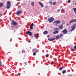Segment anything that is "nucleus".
<instances>
[{
  "label": "nucleus",
  "instance_id": "f257e3e1",
  "mask_svg": "<svg viewBox=\"0 0 76 76\" xmlns=\"http://www.w3.org/2000/svg\"><path fill=\"white\" fill-rule=\"evenodd\" d=\"M32 52L34 53H33V56H35L36 55V53H38L39 51H38V50L37 49H34L32 50Z\"/></svg>",
  "mask_w": 76,
  "mask_h": 76
},
{
  "label": "nucleus",
  "instance_id": "f03ea898",
  "mask_svg": "<svg viewBox=\"0 0 76 76\" xmlns=\"http://www.w3.org/2000/svg\"><path fill=\"white\" fill-rule=\"evenodd\" d=\"M54 18L53 17H52L49 18L48 19V20L49 23H51V22H53L54 21Z\"/></svg>",
  "mask_w": 76,
  "mask_h": 76
},
{
  "label": "nucleus",
  "instance_id": "7ed1b4c3",
  "mask_svg": "<svg viewBox=\"0 0 76 76\" xmlns=\"http://www.w3.org/2000/svg\"><path fill=\"white\" fill-rule=\"evenodd\" d=\"M11 3H10V1H8L7 2V6L6 7L7 8V9H10V7L11 5L10 4Z\"/></svg>",
  "mask_w": 76,
  "mask_h": 76
},
{
  "label": "nucleus",
  "instance_id": "20e7f679",
  "mask_svg": "<svg viewBox=\"0 0 76 76\" xmlns=\"http://www.w3.org/2000/svg\"><path fill=\"white\" fill-rule=\"evenodd\" d=\"M12 24L14 26H16V25H18V22L14 21V20H13L12 22Z\"/></svg>",
  "mask_w": 76,
  "mask_h": 76
},
{
  "label": "nucleus",
  "instance_id": "39448f33",
  "mask_svg": "<svg viewBox=\"0 0 76 76\" xmlns=\"http://www.w3.org/2000/svg\"><path fill=\"white\" fill-rule=\"evenodd\" d=\"M26 33L27 34H28L30 36H32V33L31 31H27Z\"/></svg>",
  "mask_w": 76,
  "mask_h": 76
},
{
  "label": "nucleus",
  "instance_id": "423d86ee",
  "mask_svg": "<svg viewBox=\"0 0 76 76\" xmlns=\"http://www.w3.org/2000/svg\"><path fill=\"white\" fill-rule=\"evenodd\" d=\"M70 23H74V22H76V19H72L70 21Z\"/></svg>",
  "mask_w": 76,
  "mask_h": 76
},
{
  "label": "nucleus",
  "instance_id": "0eeeda50",
  "mask_svg": "<svg viewBox=\"0 0 76 76\" xmlns=\"http://www.w3.org/2000/svg\"><path fill=\"white\" fill-rule=\"evenodd\" d=\"M62 32L64 34H66L67 33V29H65L62 31Z\"/></svg>",
  "mask_w": 76,
  "mask_h": 76
},
{
  "label": "nucleus",
  "instance_id": "6e6552de",
  "mask_svg": "<svg viewBox=\"0 0 76 76\" xmlns=\"http://www.w3.org/2000/svg\"><path fill=\"white\" fill-rule=\"evenodd\" d=\"M54 23H56V24H59V23H61V21L60 20H57L56 21H55Z\"/></svg>",
  "mask_w": 76,
  "mask_h": 76
},
{
  "label": "nucleus",
  "instance_id": "1a4fd4ad",
  "mask_svg": "<svg viewBox=\"0 0 76 76\" xmlns=\"http://www.w3.org/2000/svg\"><path fill=\"white\" fill-rule=\"evenodd\" d=\"M39 4L40 6H41V7H44V5L42 3V2H39Z\"/></svg>",
  "mask_w": 76,
  "mask_h": 76
},
{
  "label": "nucleus",
  "instance_id": "9d476101",
  "mask_svg": "<svg viewBox=\"0 0 76 76\" xmlns=\"http://www.w3.org/2000/svg\"><path fill=\"white\" fill-rule=\"evenodd\" d=\"M33 26H34V23H32L30 25V29H33Z\"/></svg>",
  "mask_w": 76,
  "mask_h": 76
},
{
  "label": "nucleus",
  "instance_id": "9b49d317",
  "mask_svg": "<svg viewBox=\"0 0 76 76\" xmlns=\"http://www.w3.org/2000/svg\"><path fill=\"white\" fill-rule=\"evenodd\" d=\"M48 41H54V40H55V38H53L52 39L49 38L48 39Z\"/></svg>",
  "mask_w": 76,
  "mask_h": 76
},
{
  "label": "nucleus",
  "instance_id": "f8f14e48",
  "mask_svg": "<svg viewBox=\"0 0 76 76\" xmlns=\"http://www.w3.org/2000/svg\"><path fill=\"white\" fill-rule=\"evenodd\" d=\"M71 28H72V29L71 30V31H74V30L75 29V28H75V27H74L73 26L71 27Z\"/></svg>",
  "mask_w": 76,
  "mask_h": 76
},
{
  "label": "nucleus",
  "instance_id": "ddd939ff",
  "mask_svg": "<svg viewBox=\"0 0 76 76\" xmlns=\"http://www.w3.org/2000/svg\"><path fill=\"white\" fill-rule=\"evenodd\" d=\"M59 28L60 29H62L63 28V26L62 25H61L59 26Z\"/></svg>",
  "mask_w": 76,
  "mask_h": 76
},
{
  "label": "nucleus",
  "instance_id": "4468645a",
  "mask_svg": "<svg viewBox=\"0 0 76 76\" xmlns=\"http://www.w3.org/2000/svg\"><path fill=\"white\" fill-rule=\"evenodd\" d=\"M20 13H21V11L19 10L18 12H17L16 14L17 15H19Z\"/></svg>",
  "mask_w": 76,
  "mask_h": 76
},
{
  "label": "nucleus",
  "instance_id": "2eb2a0df",
  "mask_svg": "<svg viewBox=\"0 0 76 76\" xmlns=\"http://www.w3.org/2000/svg\"><path fill=\"white\" fill-rule=\"evenodd\" d=\"M35 37V38H38V37H39V35H38V34H34V35Z\"/></svg>",
  "mask_w": 76,
  "mask_h": 76
},
{
  "label": "nucleus",
  "instance_id": "dca6fc26",
  "mask_svg": "<svg viewBox=\"0 0 76 76\" xmlns=\"http://www.w3.org/2000/svg\"><path fill=\"white\" fill-rule=\"evenodd\" d=\"M48 34V31H45L43 32V34H44V35H46V34Z\"/></svg>",
  "mask_w": 76,
  "mask_h": 76
},
{
  "label": "nucleus",
  "instance_id": "f3484780",
  "mask_svg": "<svg viewBox=\"0 0 76 76\" xmlns=\"http://www.w3.org/2000/svg\"><path fill=\"white\" fill-rule=\"evenodd\" d=\"M58 31H55L53 32L54 34H58Z\"/></svg>",
  "mask_w": 76,
  "mask_h": 76
},
{
  "label": "nucleus",
  "instance_id": "a211bd4d",
  "mask_svg": "<svg viewBox=\"0 0 76 76\" xmlns=\"http://www.w3.org/2000/svg\"><path fill=\"white\" fill-rule=\"evenodd\" d=\"M60 38V37L58 35H57L56 36V37L55 38V39H58L59 38Z\"/></svg>",
  "mask_w": 76,
  "mask_h": 76
},
{
  "label": "nucleus",
  "instance_id": "6ab92c4d",
  "mask_svg": "<svg viewBox=\"0 0 76 76\" xmlns=\"http://www.w3.org/2000/svg\"><path fill=\"white\" fill-rule=\"evenodd\" d=\"M4 6V4L3 3H0V7H3Z\"/></svg>",
  "mask_w": 76,
  "mask_h": 76
},
{
  "label": "nucleus",
  "instance_id": "aec40b11",
  "mask_svg": "<svg viewBox=\"0 0 76 76\" xmlns=\"http://www.w3.org/2000/svg\"><path fill=\"white\" fill-rule=\"evenodd\" d=\"M65 73H66V70H64L62 71V73H63V74H64Z\"/></svg>",
  "mask_w": 76,
  "mask_h": 76
},
{
  "label": "nucleus",
  "instance_id": "412c9836",
  "mask_svg": "<svg viewBox=\"0 0 76 76\" xmlns=\"http://www.w3.org/2000/svg\"><path fill=\"white\" fill-rule=\"evenodd\" d=\"M63 34H60L59 38H62L63 37Z\"/></svg>",
  "mask_w": 76,
  "mask_h": 76
},
{
  "label": "nucleus",
  "instance_id": "4be33fe9",
  "mask_svg": "<svg viewBox=\"0 0 76 76\" xmlns=\"http://www.w3.org/2000/svg\"><path fill=\"white\" fill-rule=\"evenodd\" d=\"M72 26L74 27H75V28H76V23L74 24Z\"/></svg>",
  "mask_w": 76,
  "mask_h": 76
},
{
  "label": "nucleus",
  "instance_id": "5701e85b",
  "mask_svg": "<svg viewBox=\"0 0 76 76\" xmlns=\"http://www.w3.org/2000/svg\"><path fill=\"white\" fill-rule=\"evenodd\" d=\"M62 69H63V68L62 67H60L59 69V70H62Z\"/></svg>",
  "mask_w": 76,
  "mask_h": 76
},
{
  "label": "nucleus",
  "instance_id": "b1692460",
  "mask_svg": "<svg viewBox=\"0 0 76 76\" xmlns=\"http://www.w3.org/2000/svg\"><path fill=\"white\" fill-rule=\"evenodd\" d=\"M31 5L32 6H34V2H32L31 3Z\"/></svg>",
  "mask_w": 76,
  "mask_h": 76
},
{
  "label": "nucleus",
  "instance_id": "393cba45",
  "mask_svg": "<svg viewBox=\"0 0 76 76\" xmlns=\"http://www.w3.org/2000/svg\"><path fill=\"white\" fill-rule=\"evenodd\" d=\"M73 10L75 13H76V8H74Z\"/></svg>",
  "mask_w": 76,
  "mask_h": 76
},
{
  "label": "nucleus",
  "instance_id": "a878e982",
  "mask_svg": "<svg viewBox=\"0 0 76 76\" xmlns=\"http://www.w3.org/2000/svg\"><path fill=\"white\" fill-rule=\"evenodd\" d=\"M71 50L72 51H75V50L73 48H72Z\"/></svg>",
  "mask_w": 76,
  "mask_h": 76
},
{
  "label": "nucleus",
  "instance_id": "bb28decb",
  "mask_svg": "<svg viewBox=\"0 0 76 76\" xmlns=\"http://www.w3.org/2000/svg\"><path fill=\"white\" fill-rule=\"evenodd\" d=\"M49 3L50 4V5H52V2H51V1H49Z\"/></svg>",
  "mask_w": 76,
  "mask_h": 76
},
{
  "label": "nucleus",
  "instance_id": "cd10ccee",
  "mask_svg": "<svg viewBox=\"0 0 76 76\" xmlns=\"http://www.w3.org/2000/svg\"><path fill=\"white\" fill-rule=\"evenodd\" d=\"M46 57H49V55H48V54H46L45 55Z\"/></svg>",
  "mask_w": 76,
  "mask_h": 76
},
{
  "label": "nucleus",
  "instance_id": "c85d7f7f",
  "mask_svg": "<svg viewBox=\"0 0 76 76\" xmlns=\"http://www.w3.org/2000/svg\"><path fill=\"white\" fill-rule=\"evenodd\" d=\"M68 3H70V0H68Z\"/></svg>",
  "mask_w": 76,
  "mask_h": 76
},
{
  "label": "nucleus",
  "instance_id": "c756f323",
  "mask_svg": "<svg viewBox=\"0 0 76 76\" xmlns=\"http://www.w3.org/2000/svg\"><path fill=\"white\" fill-rule=\"evenodd\" d=\"M56 4V3L55 2H54L53 3V5H55V4Z\"/></svg>",
  "mask_w": 76,
  "mask_h": 76
},
{
  "label": "nucleus",
  "instance_id": "7c9ffc66",
  "mask_svg": "<svg viewBox=\"0 0 76 76\" xmlns=\"http://www.w3.org/2000/svg\"><path fill=\"white\" fill-rule=\"evenodd\" d=\"M51 64L52 65H53V64H54V62L53 61H52L51 62Z\"/></svg>",
  "mask_w": 76,
  "mask_h": 76
},
{
  "label": "nucleus",
  "instance_id": "2f4dec72",
  "mask_svg": "<svg viewBox=\"0 0 76 76\" xmlns=\"http://www.w3.org/2000/svg\"><path fill=\"white\" fill-rule=\"evenodd\" d=\"M55 31H57L58 30V28H56L54 29Z\"/></svg>",
  "mask_w": 76,
  "mask_h": 76
},
{
  "label": "nucleus",
  "instance_id": "473e14b6",
  "mask_svg": "<svg viewBox=\"0 0 76 76\" xmlns=\"http://www.w3.org/2000/svg\"><path fill=\"white\" fill-rule=\"evenodd\" d=\"M18 76H20V73H18Z\"/></svg>",
  "mask_w": 76,
  "mask_h": 76
},
{
  "label": "nucleus",
  "instance_id": "72a5a7b5",
  "mask_svg": "<svg viewBox=\"0 0 76 76\" xmlns=\"http://www.w3.org/2000/svg\"><path fill=\"white\" fill-rule=\"evenodd\" d=\"M0 66H3V65L1 64H0Z\"/></svg>",
  "mask_w": 76,
  "mask_h": 76
},
{
  "label": "nucleus",
  "instance_id": "f704fd0d",
  "mask_svg": "<svg viewBox=\"0 0 76 76\" xmlns=\"http://www.w3.org/2000/svg\"><path fill=\"white\" fill-rule=\"evenodd\" d=\"M31 42V40L28 41V42Z\"/></svg>",
  "mask_w": 76,
  "mask_h": 76
},
{
  "label": "nucleus",
  "instance_id": "c9c22d12",
  "mask_svg": "<svg viewBox=\"0 0 76 76\" xmlns=\"http://www.w3.org/2000/svg\"><path fill=\"white\" fill-rule=\"evenodd\" d=\"M74 48H75V49H76V45L74 46Z\"/></svg>",
  "mask_w": 76,
  "mask_h": 76
},
{
  "label": "nucleus",
  "instance_id": "e433bc0d",
  "mask_svg": "<svg viewBox=\"0 0 76 76\" xmlns=\"http://www.w3.org/2000/svg\"><path fill=\"white\" fill-rule=\"evenodd\" d=\"M20 4V2H18L17 3V4Z\"/></svg>",
  "mask_w": 76,
  "mask_h": 76
},
{
  "label": "nucleus",
  "instance_id": "4c0bfd02",
  "mask_svg": "<svg viewBox=\"0 0 76 76\" xmlns=\"http://www.w3.org/2000/svg\"><path fill=\"white\" fill-rule=\"evenodd\" d=\"M60 9L58 10V12H59L60 11Z\"/></svg>",
  "mask_w": 76,
  "mask_h": 76
},
{
  "label": "nucleus",
  "instance_id": "58836bf2",
  "mask_svg": "<svg viewBox=\"0 0 76 76\" xmlns=\"http://www.w3.org/2000/svg\"><path fill=\"white\" fill-rule=\"evenodd\" d=\"M48 38H49L50 37V36L49 35H48Z\"/></svg>",
  "mask_w": 76,
  "mask_h": 76
},
{
  "label": "nucleus",
  "instance_id": "ea45409f",
  "mask_svg": "<svg viewBox=\"0 0 76 76\" xmlns=\"http://www.w3.org/2000/svg\"><path fill=\"white\" fill-rule=\"evenodd\" d=\"M24 64H25V65H26V63H24Z\"/></svg>",
  "mask_w": 76,
  "mask_h": 76
},
{
  "label": "nucleus",
  "instance_id": "a19ab883",
  "mask_svg": "<svg viewBox=\"0 0 76 76\" xmlns=\"http://www.w3.org/2000/svg\"><path fill=\"white\" fill-rule=\"evenodd\" d=\"M63 9H62L61 10V12H63Z\"/></svg>",
  "mask_w": 76,
  "mask_h": 76
},
{
  "label": "nucleus",
  "instance_id": "79ce46f5",
  "mask_svg": "<svg viewBox=\"0 0 76 76\" xmlns=\"http://www.w3.org/2000/svg\"><path fill=\"white\" fill-rule=\"evenodd\" d=\"M0 15L1 16H2L3 15L2 14H1Z\"/></svg>",
  "mask_w": 76,
  "mask_h": 76
},
{
  "label": "nucleus",
  "instance_id": "37998d69",
  "mask_svg": "<svg viewBox=\"0 0 76 76\" xmlns=\"http://www.w3.org/2000/svg\"><path fill=\"white\" fill-rule=\"evenodd\" d=\"M71 48V50H72V48H72V47L71 48Z\"/></svg>",
  "mask_w": 76,
  "mask_h": 76
},
{
  "label": "nucleus",
  "instance_id": "c03bdc74",
  "mask_svg": "<svg viewBox=\"0 0 76 76\" xmlns=\"http://www.w3.org/2000/svg\"><path fill=\"white\" fill-rule=\"evenodd\" d=\"M0 64H1V62H0Z\"/></svg>",
  "mask_w": 76,
  "mask_h": 76
},
{
  "label": "nucleus",
  "instance_id": "a18cd8bd",
  "mask_svg": "<svg viewBox=\"0 0 76 76\" xmlns=\"http://www.w3.org/2000/svg\"><path fill=\"white\" fill-rule=\"evenodd\" d=\"M8 53H9V52H8Z\"/></svg>",
  "mask_w": 76,
  "mask_h": 76
},
{
  "label": "nucleus",
  "instance_id": "49530a36",
  "mask_svg": "<svg viewBox=\"0 0 76 76\" xmlns=\"http://www.w3.org/2000/svg\"><path fill=\"white\" fill-rule=\"evenodd\" d=\"M10 53H11V52H10Z\"/></svg>",
  "mask_w": 76,
  "mask_h": 76
}]
</instances>
